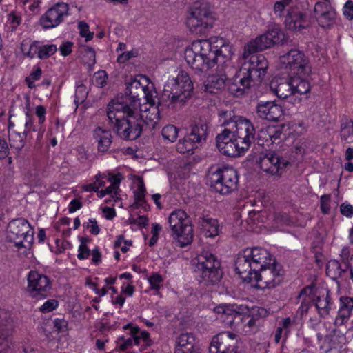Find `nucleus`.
Segmentation results:
<instances>
[{
  "instance_id": "obj_48",
  "label": "nucleus",
  "mask_w": 353,
  "mask_h": 353,
  "mask_svg": "<svg viewBox=\"0 0 353 353\" xmlns=\"http://www.w3.org/2000/svg\"><path fill=\"white\" fill-rule=\"evenodd\" d=\"M21 49L24 55L30 59L34 58L36 54H37V56L39 57V42L37 41H34L31 43L27 52H26V44L24 43V41H23L21 45Z\"/></svg>"
},
{
  "instance_id": "obj_11",
  "label": "nucleus",
  "mask_w": 353,
  "mask_h": 353,
  "mask_svg": "<svg viewBox=\"0 0 353 353\" xmlns=\"http://www.w3.org/2000/svg\"><path fill=\"white\" fill-rule=\"evenodd\" d=\"M281 67L292 73L303 77H308L312 73V67L307 56L299 49L290 50L285 54L280 56Z\"/></svg>"
},
{
  "instance_id": "obj_62",
  "label": "nucleus",
  "mask_w": 353,
  "mask_h": 353,
  "mask_svg": "<svg viewBox=\"0 0 353 353\" xmlns=\"http://www.w3.org/2000/svg\"><path fill=\"white\" fill-rule=\"evenodd\" d=\"M54 326L58 332H63L67 329L68 321L63 319H56L54 321Z\"/></svg>"
},
{
  "instance_id": "obj_50",
  "label": "nucleus",
  "mask_w": 353,
  "mask_h": 353,
  "mask_svg": "<svg viewBox=\"0 0 353 353\" xmlns=\"http://www.w3.org/2000/svg\"><path fill=\"white\" fill-rule=\"evenodd\" d=\"M239 320L244 321L245 323V325L250 328L257 327L260 323L259 321L253 316L250 311L248 314H245L243 316L241 315V319Z\"/></svg>"
},
{
  "instance_id": "obj_25",
  "label": "nucleus",
  "mask_w": 353,
  "mask_h": 353,
  "mask_svg": "<svg viewBox=\"0 0 353 353\" xmlns=\"http://www.w3.org/2000/svg\"><path fill=\"white\" fill-rule=\"evenodd\" d=\"M207 41L211 44V52L216 56L214 65L216 63L223 64L231 59L233 54L232 46L222 37H211Z\"/></svg>"
},
{
  "instance_id": "obj_3",
  "label": "nucleus",
  "mask_w": 353,
  "mask_h": 353,
  "mask_svg": "<svg viewBox=\"0 0 353 353\" xmlns=\"http://www.w3.org/2000/svg\"><path fill=\"white\" fill-rule=\"evenodd\" d=\"M193 89V83L188 73L180 71L176 77L169 79L165 84L158 105L170 109H180L191 98Z\"/></svg>"
},
{
  "instance_id": "obj_44",
  "label": "nucleus",
  "mask_w": 353,
  "mask_h": 353,
  "mask_svg": "<svg viewBox=\"0 0 353 353\" xmlns=\"http://www.w3.org/2000/svg\"><path fill=\"white\" fill-rule=\"evenodd\" d=\"M161 134L164 139L174 142L178 137V129L173 125H168L162 129Z\"/></svg>"
},
{
  "instance_id": "obj_15",
  "label": "nucleus",
  "mask_w": 353,
  "mask_h": 353,
  "mask_svg": "<svg viewBox=\"0 0 353 353\" xmlns=\"http://www.w3.org/2000/svg\"><path fill=\"white\" fill-rule=\"evenodd\" d=\"M145 99L147 101H150L148 88L143 85L139 81L134 79L126 83L125 90V96L112 100L109 103H124L127 105L136 103L138 104V108H140V101L141 99Z\"/></svg>"
},
{
  "instance_id": "obj_55",
  "label": "nucleus",
  "mask_w": 353,
  "mask_h": 353,
  "mask_svg": "<svg viewBox=\"0 0 353 353\" xmlns=\"http://www.w3.org/2000/svg\"><path fill=\"white\" fill-rule=\"evenodd\" d=\"M343 14L344 17L352 21L353 19V1L347 0L343 8Z\"/></svg>"
},
{
  "instance_id": "obj_10",
  "label": "nucleus",
  "mask_w": 353,
  "mask_h": 353,
  "mask_svg": "<svg viewBox=\"0 0 353 353\" xmlns=\"http://www.w3.org/2000/svg\"><path fill=\"white\" fill-rule=\"evenodd\" d=\"M214 21V17L207 6L196 2L190 8L187 26L192 32L203 34L212 27Z\"/></svg>"
},
{
  "instance_id": "obj_18",
  "label": "nucleus",
  "mask_w": 353,
  "mask_h": 353,
  "mask_svg": "<svg viewBox=\"0 0 353 353\" xmlns=\"http://www.w3.org/2000/svg\"><path fill=\"white\" fill-rule=\"evenodd\" d=\"M69 7L65 3H57L50 8L40 17L39 24L45 30L57 27L63 21L64 17L69 15Z\"/></svg>"
},
{
  "instance_id": "obj_1",
  "label": "nucleus",
  "mask_w": 353,
  "mask_h": 353,
  "mask_svg": "<svg viewBox=\"0 0 353 353\" xmlns=\"http://www.w3.org/2000/svg\"><path fill=\"white\" fill-rule=\"evenodd\" d=\"M219 122L224 127L216 137L220 152L228 157H236L250 148L255 138V128L250 120L235 115L233 110H221L219 112Z\"/></svg>"
},
{
  "instance_id": "obj_7",
  "label": "nucleus",
  "mask_w": 353,
  "mask_h": 353,
  "mask_svg": "<svg viewBox=\"0 0 353 353\" xmlns=\"http://www.w3.org/2000/svg\"><path fill=\"white\" fill-rule=\"evenodd\" d=\"M168 222L172 236L178 241L181 248L192 242L194 234L191 220L184 210H174L170 214Z\"/></svg>"
},
{
  "instance_id": "obj_17",
  "label": "nucleus",
  "mask_w": 353,
  "mask_h": 353,
  "mask_svg": "<svg viewBox=\"0 0 353 353\" xmlns=\"http://www.w3.org/2000/svg\"><path fill=\"white\" fill-rule=\"evenodd\" d=\"M27 292L35 299H45L52 288L50 279L37 271H30L28 275Z\"/></svg>"
},
{
  "instance_id": "obj_32",
  "label": "nucleus",
  "mask_w": 353,
  "mask_h": 353,
  "mask_svg": "<svg viewBox=\"0 0 353 353\" xmlns=\"http://www.w3.org/2000/svg\"><path fill=\"white\" fill-rule=\"evenodd\" d=\"M141 117L143 121V125L145 124L151 129H154L156 125L160 120V111L158 106L152 105L144 112L141 110Z\"/></svg>"
},
{
  "instance_id": "obj_61",
  "label": "nucleus",
  "mask_w": 353,
  "mask_h": 353,
  "mask_svg": "<svg viewBox=\"0 0 353 353\" xmlns=\"http://www.w3.org/2000/svg\"><path fill=\"white\" fill-rule=\"evenodd\" d=\"M134 57H136V53L133 51L124 52L117 57V62L119 63H124Z\"/></svg>"
},
{
  "instance_id": "obj_9",
  "label": "nucleus",
  "mask_w": 353,
  "mask_h": 353,
  "mask_svg": "<svg viewBox=\"0 0 353 353\" xmlns=\"http://www.w3.org/2000/svg\"><path fill=\"white\" fill-rule=\"evenodd\" d=\"M34 231L29 222L19 218L12 220L8 225L6 240L13 243L17 248H29L33 243Z\"/></svg>"
},
{
  "instance_id": "obj_21",
  "label": "nucleus",
  "mask_w": 353,
  "mask_h": 353,
  "mask_svg": "<svg viewBox=\"0 0 353 353\" xmlns=\"http://www.w3.org/2000/svg\"><path fill=\"white\" fill-rule=\"evenodd\" d=\"M284 23L288 30L301 31L308 28L312 21L307 17L305 12L297 8H291L288 11Z\"/></svg>"
},
{
  "instance_id": "obj_47",
  "label": "nucleus",
  "mask_w": 353,
  "mask_h": 353,
  "mask_svg": "<svg viewBox=\"0 0 353 353\" xmlns=\"http://www.w3.org/2000/svg\"><path fill=\"white\" fill-rule=\"evenodd\" d=\"M57 50V46L54 44L43 45L39 46V59H46L53 55Z\"/></svg>"
},
{
  "instance_id": "obj_46",
  "label": "nucleus",
  "mask_w": 353,
  "mask_h": 353,
  "mask_svg": "<svg viewBox=\"0 0 353 353\" xmlns=\"http://www.w3.org/2000/svg\"><path fill=\"white\" fill-rule=\"evenodd\" d=\"M24 130L21 132V133L29 139H31L33 138V136L32 134V132L36 131V128L33 124V120L32 117L30 115L29 112H27L26 114V119H25V123H24Z\"/></svg>"
},
{
  "instance_id": "obj_23",
  "label": "nucleus",
  "mask_w": 353,
  "mask_h": 353,
  "mask_svg": "<svg viewBox=\"0 0 353 353\" xmlns=\"http://www.w3.org/2000/svg\"><path fill=\"white\" fill-rule=\"evenodd\" d=\"M248 67L244 68L243 70L252 75L258 83H261L264 76L266 74L268 68V63L263 54H251L248 58Z\"/></svg>"
},
{
  "instance_id": "obj_12",
  "label": "nucleus",
  "mask_w": 353,
  "mask_h": 353,
  "mask_svg": "<svg viewBox=\"0 0 353 353\" xmlns=\"http://www.w3.org/2000/svg\"><path fill=\"white\" fill-rule=\"evenodd\" d=\"M281 266L276 263L270 255L266 265L259 267L254 273L253 281L261 283L257 285L260 288H273L282 281Z\"/></svg>"
},
{
  "instance_id": "obj_26",
  "label": "nucleus",
  "mask_w": 353,
  "mask_h": 353,
  "mask_svg": "<svg viewBox=\"0 0 353 353\" xmlns=\"http://www.w3.org/2000/svg\"><path fill=\"white\" fill-rule=\"evenodd\" d=\"M259 117L270 121H278L283 116L281 106L272 101H261L256 108Z\"/></svg>"
},
{
  "instance_id": "obj_20",
  "label": "nucleus",
  "mask_w": 353,
  "mask_h": 353,
  "mask_svg": "<svg viewBox=\"0 0 353 353\" xmlns=\"http://www.w3.org/2000/svg\"><path fill=\"white\" fill-rule=\"evenodd\" d=\"M336 16V11L330 1H317L315 3L314 17L321 27L330 28L334 23Z\"/></svg>"
},
{
  "instance_id": "obj_19",
  "label": "nucleus",
  "mask_w": 353,
  "mask_h": 353,
  "mask_svg": "<svg viewBox=\"0 0 353 353\" xmlns=\"http://www.w3.org/2000/svg\"><path fill=\"white\" fill-rule=\"evenodd\" d=\"M259 84L252 75L241 69L236 75L227 79V88L228 92L235 97H241L248 92L252 87Z\"/></svg>"
},
{
  "instance_id": "obj_4",
  "label": "nucleus",
  "mask_w": 353,
  "mask_h": 353,
  "mask_svg": "<svg viewBox=\"0 0 353 353\" xmlns=\"http://www.w3.org/2000/svg\"><path fill=\"white\" fill-rule=\"evenodd\" d=\"M270 256V253L262 248H246L236 256V272L245 282L252 283L254 273L259 267L267 265Z\"/></svg>"
},
{
  "instance_id": "obj_64",
  "label": "nucleus",
  "mask_w": 353,
  "mask_h": 353,
  "mask_svg": "<svg viewBox=\"0 0 353 353\" xmlns=\"http://www.w3.org/2000/svg\"><path fill=\"white\" fill-rule=\"evenodd\" d=\"M340 210L341 214L347 217L353 216V206L352 205L343 203L340 207Z\"/></svg>"
},
{
  "instance_id": "obj_16",
  "label": "nucleus",
  "mask_w": 353,
  "mask_h": 353,
  "mask_svg": "<svg viewBox=\"0 0 353 353\" xmlns=\"http://www.w3.org/2000/svg\"><path fill=\"white\" fill-rule=\"evenodd\" d=\"M239 337L230 332L218 334L212 338L209 347L210 353H239Z\"/></svg>"
},
{
  "instance_id": "obj_59",
  "label": "nucleus",
  "mask_w": 353,
  "mask_h": 353,
  "mask_svg": "<svg viewBox=\"0 0 353 353\" xmlns=\"http://www.w3.org/2000/svg\"><path fill=\"white\" fill-rule=\"evenodd\" d=\"M350 249L347 247L343 248L341 250V258L342 263L344 264L346 268H350L349 260L352 259V256H350Z\"/></svg>"
},
{
  "instance_id": "obj_52",
  "label": "nucleus",
  "mask_w": 353,
  "mask_h": 353,
  "mask_svg": "<svg viewBox=\"0 0 353 353\" xmlns=\"http://www.w3.org/2000/svg\"><path fill=\"white\" fill-rule=\"evenodd\" d=\"M80 34L81 37L85 38V41H88L92 39L94 33L90 32L89 26L84 21H80L78 25Z\"/></svg>"
},
{
  "instance_id": "obj_14",
  "label": "nucleus",
  "mask_w": 353,
  "mask_h": 353,
  "mask_svg": "<svg viewBox=\"0 0 353 353\" xmlns=\"http://www.w3.org/2000/svg\"><path fill=\"white\" fill-rule=\"evenodd\" d=\"M283 34L278 30H272L249 41L245 46L243 59L247 60L249 55L269 48L281 41Z\"/></svg>"
},
{
  "instance_id": "obj_6",
  "label": "nucleus",
  "mask_w": 353,
  "mask_h": 353,
  "mask_svg": "<svg viewBox=\"0 0 353 353\" xmlns=\"http://www.w3.org/2000/svg\"><path fill=\"white\" fill-rule=\"evenodd\" d=\"M210 43L207 40H199L192 43L184 52L187 63L194 70L203 71L214 66L216 56L211 52Z\"/></svg>"
},
{
  "instance_id": "obj_58",
  "label": "nucleus",
  "mask_w": 353,
  "mask_h": 353,
  "mask_svg": "<svg viewBox=\"0 0 353 353\" xmlns=\"http://www.w3.org/2000/svg\"><path fill=\"white\" fill-rule=\"evenodd\" d=\"M250 312L259 321L261 318H265L268 315V310L263 307H254Z\"/></svg>"
},
{
  "instance_id": "obj_54",
  "label": "nucleus",
  "mask_w": 353,
  "mask_h": 353,
  "mask_svg": "<svg viewBox=\"0 0 353 353\" xmlns=\"http://www.w3.org/2000/svg\"><path fill=\"white\" fill-rule=\"evenodd\" d=\"M332 271H335L339 275H341L342 272H346V269H342L338 261L332 260L329 261L327 265V272L329 273Z\"/></svg>"
},
{
  "instance_id": "obj_38",
  "label": "nucleus",
  "mask_w": 353,
  "mask_h": 353,
  "mask_svg": "<svg viewBox=\"0 0 353 353\" xmlns=\"http://www.w3.org/2000/svg\"><path fill=\"white\" fill-rule=\"evenodd\" d=\"M197 143L193 141L191 137L186 135L183 139L179 140L176 144V150L182 154L193 153L195 148H197Z\"/></svg>"
},
{
  "instance_id": "obj_42",
  "label": "nucleus",
  "mask_w": 353,
  "mask_h": 353,
  "mask_svg": "<svg viewBox=\"0 0 353 353\" xmlns=\"http://www.w3.org/2000/svg\"><path fill=\"white\" fill-rule=\"evenodd\" d=\"M82 59L85 64L90 66L96 62V54L94 48L84 46L81 48Z\"/></svg>"
},
{
  "instance_id": "obj_13",
  "label": "nucleus",
  "mask_w": 353,
  "mask_h": 353,
  "mask_svg": "<svg viewBox=\"0 0 353 353\" xmlns=\"http://www.w3.org/2000/svg\"><path fill=\"white\" fill-rule=\"evenodd\" d=\"M256 162L264 172L277 177L281 176L290 164L288 160L272 151L261 154Z\"/></svg>"
},
{
  "instance_id": "obj_34",
  "label": "nucleus",
  "mask_w": 353,
  "mask_h": 353,
  "mask_svg": "<svg viewBox=\"0 0 353 353\" xmlns=\"http://www.w3.org/2000/svg\"><path fill=\"white\" fill-rule=\"evenodd\" d=\"M301 75L296 74V76L290 77L293 95L296 94L300 95L307 94L310 91L311 85L310 82L306 79L301 77Z\"/></svg>"
},
{
  "instance_id": "obj_49",
  "label": "nucleus",
  "mask_w": 353,
  "mask_h": 353,
  "mask_svg": "<svg viewBox=\"0 0 353 353\" xmlns=\"http://www.w3.org/2000/svg\"><path fill=\"white\" fill-rule=\"evenodd\" d=\"M108 75L104 70H99L94 73L92 77V83L99 88H103L106 84Z\"/></svg>"
},
{
  "instance_id": "obj_39",
  "label": "nucleus",
  "mask_w": 353,
  "mask_h": 353,
  "mask_svg": "<svg viewBox=\"0 0 353 353\" xmlns=\"http://www.w3.org/2000/svg\"><path fill=\"white\" fill-rule=\"evenodd\" d=\"M341 139L347 143H353V121L345 119L341 125Z\"/></svg>"
},
{
  "instance_id": "obj_56",
  "label": "nucleus",
  "mask_w": 353,
  "mask_h": 353,
  "mask_svg": "<svg viewBox=\"0 0 353 353\" xmlns=\"http://www.w3.org/2000/svg\"><path fill=\"white\" fill-rule=\"evenodd\" d=\"M58 306V301L54 299H49L46 301L40 307V311L43 313H47L52 311Z\"/></svg>"
},
{
  "instance_id": "obj_29",
  "label": "nucleus",
  "mask_w": 353,
  "mask_h": 353,
  "mask_svg": "<svg viewBox=\"0 0 353 353\" xmlns=\"http://www.w3.org/2000/svg\"><path fill=\"white\" fill-rule=\"evenodd\" d=\"M271 91L280 99H287L293 95L290 78L288 80H273L270 84Z\"/></svg>"
},
{
  "instance_id": "obj_40",
  "label": "nucleus",
  "mask_w": 353,
  "mask_h": 353,
  "mask_svg": "<svg viewBox=\"0 0 353 353\" xmlns=\"http://www.w3.org/2000/svg\"><path fill=\"white\" fill-rule=\"evenodd\" d=\"M146 189L143 181H141L138 185L136 190L134 192V208H139L143 207V204L145 203V195Z\"/></svg>"
},
{
  "instance_id": "obj_31",
  "label": "nucleus",
  "mask_w": 353,
  "mask_h": 353,
  "mask_svg": "<svg viewBox=\"0 0 353 353\" xmlns=\"http://www.w3.org/2000/svg\"><path fill=\"white\" fill-rule=\"evenodd\" d=\"M199 225L204 234L208 237L217 236L221 230L217 219L208 216L200 218Z\"/></svg>"
},
{
  "instance_id": "obj_53",
  "label": "nucleus",
  "mask_w": 353,
  "mask_h": 353,
  "mask_svg": "<svg viewBox=\"0 0 353 353\" xmlns=\"http://www.w3.org/2000/svg\"><path fill=\"white\" fill-rule=\"evenodd\" d=\"M148 281L150 284L151 289L159 290L161 286L163 278L157 273H152V275L148 277Z\"/></svg>"
},
{
  "instance_id": "obj_28",
  "label": "nucleus",
  "mask_w": 353,
  "mask_h": 353,
  "mask_svg": "<svg viewBox=\"0 0 353 353\" xmlns=\"http://www.w3.org/2000/svg\"><path fill=\"white\" fill-rule=\"evenodd\" d=\"M208 121L205 117L196 118L191 125V130L188 135L197 143L206 141L208 134Z\"/></svg>"
},
{
  "instance_id": "obj_37",
  "label": "nucleus",
  "mask_w": 353,
  "mask_h": 353,
  "mask_svg": "<svg viewBox=\"0 0 353 353\" xmlns=\"http://www.w3.org/2000/svg\"><path fill=\"white\" fill-rule=\"evenodd\" d=\"M341 306L339 310V314L336 320L339 319L347 320L351 315L352 310H353V298L349 296H341L340 298Z\"/></svg>"
},
{
  "instance_id": "obj_57",
  "label": "nucleus",
  "mask_w": 353,
  "mask_h": 353,
  "mask_svg": "<svg viewBox=\"0 0 353 353\" xmlns=\"http://www.w3.org/2000/svg\"><path fill=\"white\" fill-rule=\"evenodd\" d=\"M330 199V194H323L321 197V210L325 214L330 212V207L329 203Z\"/></svg>"
},
{
  "instance_id": "obj_36",
  "label": "nucleus",
  "mask_w": 353,
  "mask_h": 353,
  "mask_svg": "<svg viewBox=\"0 0 353 353\" xmlns=\"http://www.w3.org/2000/svg\"><path fill=\"white\" fill-rule=\"evenodd\" d=\"M120 174L114 175L112 173H108V181L110 183V186L107 187L104 190L107 194H111L114 201L120 200L119 196V184L121 183Z\"/></svg>"
},
{
  "instance_id": "obj_33",
  "label": "nucleus",
  "mask_w": 353,
  "mask_h": 353,
  "mask_svg": "<svg viewBox=\"0 0 353 353\" xmlns=\"http://www.w3.org/2000/svg\"><path fill=\"white\" fill-rule=\"evenodd\" d=\"M227 87V79L222 76L212 74L208 77L204 84L205 91L217 93Z\"/></svg>"
},
{
  "instance_id": "obj_41",
  "label": "nucleus",
  "mask_w": 353,
  "mask_h": 353,
  "mask_svg": "<svg viewBox=\"0 0 353 353\" xmlns=\"http://www.w3.org/2000/svg\"><path fill=\"white\" fill-rule=\"evenodd\" d=\"M273 133V127H268L261 129L258 132L256 138L252 142L256 141V144L259 145H264L266 144L268 146L270 144V134Z\"/></svg>"
},
{
  "instance_id": "obj_2",
  "label": "nucleus",
  "mask_w": 353,
  "mask_h": 353,
  "mask_svg": "<svg viewBox=\"0 0 353 353\" xmlns=\"http://www.w3.org/2000/svg\"><path fill=\"white\" fill-rule=\"evenodd\" d=\"M106 115L113 132L121 139L134 141L141 135L143 121L137 103H108Z\"/></svg>"
},
{
  "instance_id": "obj_22",
  "label": "nucleus",
  "mask_w": 353,
  "mask_h": 353,
  "mask_svg": "<svg viewBox=\"0 0 353 353\" xmlns=\"http://www.w3.org/2000/svg\"><path fill=\"white\" fill-rule=\"evenodd\" d=\"M12 327L11 314L0 308V353H4L10 347Z\"/></svg>"
},
{
  "instance_id": "obj_24",
  "label": "nucleus",
  "mask_w": 353,
  "mask_h": 353,
  "mask_svg": "<svg viewBox=\"0 0 353 353\" xmlns=\"http://www.w3.org/2000/svg\"><path fill=\"white\" fill-rule=\"evenodd\" d=\"M243 305L236 304L221 305L214 307V310L218 314H220L221 320L229 327H232L236 323V320L241 319V316L244 312Z\"/></svg>"
},
{
  "instance_id": "obj_8",
  "label": "nucleus",
  "mask_w": 353,
  "mask_h": 353,
  "mask_svg": "<svg viewBox=\"0 0 353 353\" xmlns=\"http://www.w3.org/2000/svg\"><path fill=\"white\" fill-rule=\"evenodd\" d=\"M210 188L220 194L225 195L237 190L239 176L232 167L218 168L210 174Z\"/></svg>"
},
{
  "instance_id": "obj_27",
  "label": "nucleus",
  "mask_w": 353,
  "mask_h": 353,
  "mask_svg": "<svg viewBox=\"0 0 353 353\" xmlns=\"http://www.w3.org/2000/svg\"><path fill=\"white\" fill-rule=\"evenodd\" d=\"M174 353H200L192 333H182L176 339Z\"/></svg>"
},
{
  "instance_id": "obj_45",
  "label": "nucleus",
  "mask_w": 353,
  "mask_h": 353,
  "mask_svg": "<svg viewBox=\"0 0 353 353\" xmlns=\"http://www.w3.org/2000/svg\"><path fill=\"white\" fill-rule=\"evenodd\" d=\"M131 336L133 338L136 345H139L140 340L143 339L147 343L150 339V334L146 331H141L138 327H134L131 329Z\"/></svg>"
},
{
  "instance_id": "obj_30",
  "label": "nucleus",
  "mask_w": 353,
  "mask_h": 353,
  "mask_svg": "<svg viewBox=\"0 0 353 353\" xmlns=\"http://www.w3.org/2000/svg\"><path fill=\"white\" fill-rule=\"evenodd\" d=\"M94 138L98 143V150L101 152H107L112 142V136L109 130L97 127L94 130Z\"/></svg>"
},
{
  "instance_id": "obj_43",
  "label": "nucleus",
  "mask_w": 353,
  "mask_h": 353,
  "mask_svg": "<svg viewBox=\"0 0 353 353\" xmlns=\"http://www.w3.org/2000/svg\"><path fill=\"white\" fill-rule=\"evenodd\" d=\"M26 139L21 132H14L9 139L10 146L20 151L23 148Z\"/></svg>"
},
{
  "instance_id": "obj_35",
  "label": "nucleus",
  "mask_w": 353,
  "mask_h": 353,
  "mask_svg": "<svg viewBox=\"0 0 353 353\" xmlns=\"http://www.w3.org/2000/svg\"><path fill=\"white\" fill-rule=\"evenodd\" d=\"M330 291L326 292V295L318 296L314 301L317 312L320 316L325 318L330 314L331 310V298Z\"/></svg>"
},
{
  "instance_id": "obj_51",
  "label": "nucleus",
  "mask_w": 353,
  "mask_h": 353,
  "mask_svg": "<svg viewBox=\"0 0 353 353\" xmlns=\"http://www.w3.org/2000/svg\"><path fill=\"white\" fill-rule=\"evenodd\" d=\"M88 95L87 88L83 84L77 85L75 91V99L76 103H83Z\"/></svg>"
},
{
  "instance_id": "obj_60",
  "label": "nucleus",
  "mask_w": 353,
  "mask_h": 353,
  "mask_svg": "<svg viewBox=\"0 0 353 353\" xmlns=\"http://www.w3.org/2000/svg\"><path fill=\"white\" fill-rule=\"evenodd\" d=\"M10 150L6 140L0 139V159H5L8 156Z\"/></svg>"
},
{
  "instance_id": "obj_63",
  "label": "nucleus",
  "mask_w": 353,
  "mask_h": 353,
  "mask_svg": "<svg viewBox=\"0 0 353 353\" xmlns=\"http://www.w3.org/2000/svg\"><path fill=\"white\" fill-rule=\"evenodd\" d=\"M285 8L286 6L281 3L280 1L275 2L274 6V14L280 18L283 17Z\"/></svg>"
},
{
  "instance_id": "obj_5",
  "label": "nucleus",
  "mask_w": 353,
  "mask_h": 353,
  "mask_svg": "<svg viewBox=\"0 0 353 353\" xmlns=\"http://www.w3.org/2000/svg\"><path fill=\"white\" fill-rule=\"evenodd\" d=\"M194 272L200 283L214 285L219 283L223 271L217 257L208 251H203L193 261Z\"/></svg>"
}]
</instances>
